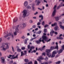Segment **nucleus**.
<instances>
[{"instance_id": "nucleus-1", "label": "nucleus", "mask_w": 64, "mask_h": 64, "mask_svg": "<svg viewBox=\"0 0 64 64\" xmlns=\"http://www.w3.org/2000/svg\"><path fill=\"white\" fill-rule=\"evenodd\" d=\"M58 51L56 50L52 52V54L51 56V53H47L46 55L48 58H53L55 57V54H56L57 53Z\"/></svg>"}, {"instance_id": "nucleus-2", "label": "nucleus", "mask_w": 64, "mask_h": 64, "mask_svg": "<svg viewBox=\"0 0 64 64\" xmlns=\"http://www.w3.org/2000/svg\"><path fill=\"white\" fill-rule=\"evenodd\" d=\"M42 41L43 42V43H45L44 40H45V41H46L47 42H49V41L51 40V39H49L48 40V39L47 38V37L44 36H42Z\"/></svg>"}, {"instance_id": "nucleus-3", "label": "nucleus", "mask_w": 64, "mask_h": 64, "mask_svg": "<svg viewBox=\"0 0 64 64\" xmlns=\"http://www.w3.org/2000/svg\"><path fill=\"white\" fill-rule=\"evenodd\" d=\"M19 27V25H18L16 27V29L15 31L14 32V35L16 36L17 34V33L19 32V29L18 28Z\"/></svg>"}, {"instance_id": "nucleus-4", "label": "nucleus", "mask_w": 64, "mask_h": 64, "mask_svg": "<svg viewBox=\"0 0 64 64\" xmlns=\"http://www.w3.org/2000/svg\"><path fill=\"white\" fill-rule=\"evenodd\" d=\"M57 6L56 5H55L54 8V10L52 14V17L55 16V14H56V7Z\"/></svg>"}, {"instance_id": "nucleus-5", "label": "nucleus", "mask_w": 64, "mask_h": 64, "mask_svg": "<svg viewBox=\"0 0 64 64\" xmlns=\"http://www.w3.org/2000/svg\"><path fill=\"white\" fill-rule=\"evenodd\" d=\"M44 58L42 57V56H40L37 59L38 61L40 62H41V60H44Z\"/></svg>"}, {"instance_id": "nucleus-6", "label": "nucleus", "mask_w": 64, "mask_h": 64, "mask_svg": "<svg viewBox=\"0 0 64 64\" xmlns=\"http://www.w3.org/2000/svg\"><path fill=\"white\" fill-rule=\"evenodd\" d=\"M22 13H24L23 14L24 17L26 16V14H27V11L26 10H24L22 12Z\"/></svg>"}, {"instance_id": "nucleus-7", "label": "nucleus", "mask_w": 64, "mask_h": 64, "mask_svg": "<svg viewBox=\"0 0 64 64\" xmlns=\"http://www.w3.org/2000/svg\"><path fill=\"white\" fill-rule=\"evenodd\" d=\"M5 46L4 45H2L0 47V48L1 49H1L2 51H6V48H5Z\"/></svg>"}, {"instance_id": "nucleus-8", "label": "nucleus", "mask_w": 64, "mask_h": 64, "mask_svg": "<svg viewBox=\"0 0 64 64\" xmlns=\"http://www.w3.org/2000/svg\"><path fill=\"white\" fill-rule=\"evenodd\" d=\"M58 24H59L60 25V28H61V29H62L63 30H64V26H63L62 25V22H58Z\"/></svg>"}, {"instance_id": "nucleus-9", "label": "nucleus", "mask_w": 64, "mask_h": 64, "mask_svg": "<svg viewBox=\"0 0 64 64\" xmlns=\"http://www.w3.org/2000/svg\"><path fill=\"white\" fill-rule=\"evenodd\" d=\"M62 49H61L59 50L58 54L61 53L63 51V50H64V45H63L62 46Z\"/></svg>"}, {"instance_id": "nucleus-10", "label": "nucleus", "mask_w": 64, "mask_h": 64, "mask_svg": "<svg viewBox=\"0 0 64 64\" xmlns=\"http://www.w3.org/2000/svg\"><path fill=\"white\" fill-rule=\"evenodd\" d=\"M35 2L36 3V5H39V4L41 3L39 0H36Z\"/></svg>"}, {"instance_id": "nucleus-11", "label": "nucleus", "mask_w": 64, "mask_h": 64, "mask_svg": "<svg viewBox=\"0 0 64 64\" xmlns=\"http://www.w3.org/2000/svg\"><path fill=\"white\" fill-rule=\"evenodd\" d=\"M1 62L2 63H4L5 62V58L4 57H2L1 58Z\"/></svg>"}, {"instance_id": "nucleus-12", "label": "nucleus", "mask_w": 64, "mask_h": 64, "mask_svg": "<svg viewBox=\"0 0 64 64\" xmlns=\"http://www.w3.org/2000/svg\"><path fill=\"white\" fill-rule=\"evenodd\" d=\"M61 17V16L60 15L58 16H56L54 18L56 21H58V20H59V18H60Z\"/></svg>"}, {"instance_id": "nucleus-13", "label": "nucleus", "mask_w": 64, "mask_h": 64, "mask_svg": "<svg viewBox=\"0 0 64 64\" xmlns=\"http://www.w3.org/2000/svg\"><path fill=\"white\" fill-rule=\"evenodd\" d=\"M18 55L17 54L16 56L14 57H13L14 56H11L12 57L10 58L11 60H12V59H15V58H18Z\"/></svg>"}, {"instance_id": "nucleus-14", "label": "nucleus", "mask_w": 64, "mask_h": 64, "mask_svg": "<svg viewBox=\"0 0 64 64\" xmlns=\"http://www.w3.org/2000/svg\"><path fill=\"white\" fill-rule=\"evenodd\" d=\"M16 48L17 49V51L18 52H20L21 51V50L19 48V46H17Z\"/></svg>"}, {"instance_id": "nucleus-15", "label": "nucleus", "mask_w": 64, "mask_h": 64, "mask_svg": "<svg viewBox=\"0 0 64 64\" xmlns=\"http://www.w3.org/2000/svg\"><path fill=\"white\" fill-rule=\"evenodd\" d=\"M24 6L26 7L28 5V2L27 1L25 2L24 3Z\"/></svg>"}, {"instance_id": "nucleus-16", "label": "nucleus", "mask_w": 64, "mask_h": 64, "mask_svg": "<svg viewBox=\"0 0 64 64\" xmlns=\"http://www.w3.org/2000/svg\"><path fill=\"white\" fill-rule=\"evenodd\" d=\"M11 33H9L8 34H7L6 36H4V37H5V38H6V37H7L8 36H11Z\"/></svg>"}, {"instance_id": "nucleus-17", "label": "nucleus", "mask_w": 64, "mask_h": 64, "mask_svg": "<svg viewBox=\"0 0 64 64\" xmlns=\"http://www.w3.org/2000/svg\"><path fill=\"white\" fill-rule=\"evenodd\" d=\"M51 49H50V50L47 49L46 50V52H47V53H49L51 52Z\"/></svg>"}, {"instance_id": "nucleus-18", "label": "nucleus", "mask_w": 64, "mask_h": 64, "mask_svg": "<svg viewBox=\"0 0 64 64\" xmlns=\"http://www.w3.org/2000/svg\"><path fill=\"white\" fill-rule=\"evenodd\" d=\"M45 47V46H43L42 47V48H39L38 50H41L42 51V50H43L44 48Z\"/></svg>"}, {"instance_id": "nucleus-19", "label": "nucleus", "mask_w": 64, "mask_h": 64, "mask_svg": "<svg viewBox=\"0 0 64 64\" xmlns=\"http://www.w3.org/2000/svg\"><path fill=\"white\" fill-rule=\"evenodd\" d=\"M17 20H18V18H14L13 20V22H16L17 21Z\"/></svg>"}, {"instance_id": "nucleus-20", "label": "nucleus", "mask_w": 64, "mask_h": 64, "mask_svg": "<svg viewBox=\"0 0 64 64\" xmlns=\"http://www.w3.org/2000/svg\"><path fill=\"white\" fill-rule=\"evenodd\" d=\"M59 28V27L58 26H56L54 28V30L55 31H57L58 30V29Z\"/></svg>"}, {"instance_id": "nucleus-21", "label": "nucleus", "mask_w": 64, "mask_h": 64, "mask_svg": "<svg viewBox=\"0 0 64 64\" xmlns=\"http://www.w3.org/2000/svg\"><path fill=\"white\" fill-rule=\"evenodd\" d=\"M56 46H55V48H56V49H57V50H58V43L56 42Z\"/></svg>"}, {"instance_id": "nucleus-22", "label": "nucleus", "mask_w": 64, "mask_h": 64, "mask_svg": "<svg viewBox=\"0 0 64 64\" xmlns=\"http://www.w3.org/2000/svg\"><path fill=\"white\" fill-rule=\"evenodd\" d=\"M57 25V23L56 22L54 23V24H51L52 27H53V26H55Z\"/></svg>"}, {"instance_id": "nucleus-23", "label": "nucleus", "mask_w": 64, "mask_h": 64, "mask_svg": "<svg viewBox=\"0 0 64 64\" xmlns=\"http://www.w3.org/2000/svg\"><path fill=\"white\" fill-rule=\"evenodd\" d=\"M23 26L24 27H25L26 26V23H23L22 24Z\"/></svg>"}, {"instance_id": "nucleus-24", "label": "nucleus", "mask_w": 64, "mask_h": 64, "mask_svg": "<svg viewBox=\"0 0 64 64\" xmlns=\"http://www.w3.org/2000/svg\"><path fill=\"white\" fill-rule=\"evenodd\" d=\"M35 48V47L33 46H32L30 47V50H32V49H34Z\"/></svg>"}, {"instance_id": "nucleus-25", "label": "nucleus", "mask_w": 64, "mask_h": 64, "mask_svg": "<svg viewBox=\"0 0 64 64\" xmlns=\"http://www.w3.org/2000/svg\"><path fill=\"white\" fill-rule=\"evenodd\" d=\"M56 49V48H55V47H54V46H51L50 48L51 50H53V49Z\"/></svg>"}, {"instance_id": "nucleus-26", "label": "nucleus", "mask_w": 64, "mask_h": 64, "mask_svg": "<svg viewBox=\"0 0 64 64\" xmlns=\"http://www.w3.org/2000/svg\"><path fill=\"white\" fill-rule=\"evenodd\" d=\"M36 43L37 44H40L41 42L39 40H36L35 41Z\"/></svg>"}, {"instance_id": "nucleus-27", "label": "nucleus", "mask_w": 64, "mask_h": 64, "mask_svg": "<svg viewBox=\"0 0 64 64\" xmlns=\"http://www.w3.org/2000/svg\"><path fill=\"white\" fill-rule=\"evenodd\" d=\"M27 9H31V7L29 6H28L26 7Z\"/></svg>"}, {"instance_id": "nucleus-28", "label": "nucleus", "mask_w": 64, "mask_h": 64, "mask_svg": "<svg viewBox=\"0 0 64 64\" xmlns=\"http://www.w3.org/2000/svg\"><path fill=\"white\" fill-rule=\"evenodd\" d=\"M28 40V38H26L25 40L24 41L25 44H26L27 43Z\"/></svg>"}, {"instance_id": "nucleus-29", "label": "nucleus", "mask_w": 64, "mask_h": 64, "mask_svg": "<svg viewBox=\"0 0 64 64\" xmlns=\"http://www.w3.org/2000/svg\"><path fill=\"white\" fill-rule=\"evenodd\" d=\"M61 63L60 61H58L57 62H56L55 63L56 64H60Z\"/></svg>"}, {"instance_id": "nucleus-30", "label": "nucleus", "mask_w": 64, "mask_h": 64, "mask_svg": "<svg viewBox=\"0 0 64 64\" xmlns=\"http://www.w3.org/2000/svg\"><path fill=\"white\" fill-rule=\"evenodd\" d=\"M23 52H21V56H23V55H25V53H23Z\"/></svg>"}, {"instance_id": "nucleus-31", "label": "nucleus", "mask_w": 64, "mask_h": 64, "mask_svg": "<svg viewBox=\"0 0 64 64\" xmlns=\"http://www.w3.org/2000/svg\"><path fill=\"white\" fill-rule=\"evenodd\" d=\"M24 60L25 62H28V59H24Z\"/></svg>"}, {"instance_id": "nucleus-32", "label": "nucleus", "mask_w": 64, "mask_h": 64, "mask_svg": "<svg viewBox=\"0 0 64 64\" xmlns=\"http://www.w3.org/2000/svg\"><path fill=\"white\" fill-rule=\"evenodd\" d=\"M42 25L44 26L45 24V22H44V21H43L42 23Z\"/></svg>"}, {"instance_id": "nucleus-33", "label": "nucleus", "mask_w": 64, "mask_h": 64, "mask_svg": "<svg viewBox=\"0 0 64 64\" xmlns=\"http://www.w3.org/2000/svg\"><path fill=\"white\" fill-rule=\"evenodd\" d=\"M10 56H8V58H10V57H11V56H14V55H9Z\"/></svg>"}, {"instance_id": "nucleus-34", "label": "nucleus", "mask_w": 64, "mask_h": 64, "mask_svg": "<svg viewBox=\"0 0 64 64\" xmlns=\"http://www.w3.org/2000/svg\"><path fill=\"white\" fill-rule=\"evenodd\" d=\"M50 32H51V33H52L53 34L55 32L53 30H52Z\"/></svg>"}, {"instance_id": "nucleus-35", "label": "nucleus", "mask_w": 64, "mask_h": 64, "mask_svg": "<svg viewBox=\"0 0 64 64\" xmlns=\"http://www.w3.org/2000/svg\"><path fill=\"white\" fill-rule=\"evenodd\" d=\"M10 64H12L13 63V60H11L9 62Z\"/></svg>"}, {"instance_id": "nucleus-36", "label": "nucleus", "mask_w": 64, "mask_h": 64, "mask_svg": "<svg viewBox=\"0 0 64 64\" xmlns=\"http://www.w3.org/2000/svg\"><path fill=\"white\" fill-rule=\"evenodd\" d=\"M42 32V31L40 30L38 32V34H41V33Z\"/></svg>"}, {"instance_id": "nucleus-37", "label": "nucleus", "mask_w": 64, "mask_h": 64, "mask_svg": "<svg viewBox=\"0 0 64 64\" xmlns=\"http://www.w3.org/2000/svg\"><path fill=\"white\" fill-rule=\"evenodd\" d=\"M25 49V48L24 47H22L21 48V49H22V50H24Z\"/></svg>"}, {"instance_id": "nucleus-38", "label": "nucleus", "mask_w": 64, "mask_h": 64, "mask_svg": "<svg viewBox=\"0 0 64 64\" xmlns=\"http://www.w3.org/2000/svg\"><path fill=\"white\" fill-rule=\"evenodd\" d=\"M46 54V53L45 52H43L42 54V56H43V55H44V56H45V55Z\"/></svg>"}, {"instance_id": "nucleus-39", "label": "nucleus", "mask_w": 64, "mask_h": 64, "mask_svg": "<svg viewBox=\"0 0 64 64\" xmlns=\"http://www.w3.org/2000/svg\"><path fill=\"white\" fill-rule=\"evenodd\" d=\"M6 49H8L9 48V46H6Z\"/></svg>"}, {"instance_id": "nucleus-40", "label": "nucleus", "mask_w": 64, "mask_h": 64, "mask_svg": "<svg viewBox=\"0 0 64 64\" xmlns=\"http://www.w3.org/2000/svg\"><path fill=\"white\" fill-rule=\"evenodd\" d=\"M48 26H49V25L47 24H46L44 25V28H46V27H48Z\"/></svg>"}, {"instance_id": "nucleus-41", "label": "nucleus", "mask_w": 64, "mask_h": 64, "mask_svg": "<svg viewBox=\"0 0 64 64\" xmlns=\"http://www.w3.org/2000/svg\"><path fill=\"white\" fill-rule=\"evenodd\" d=\"M44 33L47 32V29H44Z\"/></svg>"}, {"instance_id": "nucleus-42", "label": "nucleus", "mask_w": 64, "mask_h": 64, "mask_svg": "<svg viewBox=\"0 0 64 64\" xmlns=\"http://www.w3.org/2000/svg\"><path fill=\"white\" fill-rule=\"evenodd\" d=\"M39 18H42V17H43V16L42 15H40L39 16Z\"/></svg>"}, {"instance_id": "nucleus-43", "label": "nucleus", "mask_w": 64, "mask_h": 64, "mask_svg": "<svg viewBox=\"0 0 64 64\" xmlns=\"http://www.w3.org/2000/svg\"><path fill=\"white\" fill-rule=\"evenodd\" d=\"M45 60L46 61H47V60H48V57L46 56V58H45Z\"/></svg>"}, {"instance_id": "nucleus-44", "label": "nucleus", "mask_w": 64, "mask_h": 64, "mask_svg": "<svg viewBox=\"0 0 64 64\" xmlns=\"http://www.w3.org/2000/svg\"><path fill=\"white\" fill-rule=\"evenodd\" d=\"M21 38H22V39H24L25 38V36H23Z\"/></svg>"}, {"instance_id": "nucleus-45", "label": "nucleus", "mask_w": 64, "mask_h": 64, "mask_svg": "<svg viewBox=\"0 0 64 64\" xmlns=\"http://www.w3.org/2000/svg\"><path fill=\"white\" fill-rule=\"evenodd\" d=\"M28 64H32V62H29Z\"/></svg>"}, {"instance_id": "nucleus-46", "label": "nucleus", "mask_w": 64, "mask_h": 64, "mask_svg": "<svg viewBox=\"0 0 64 64\" xmlns=\"http://www.w3.org/2000/svg\"><path fill=\"white\" fill-rule=\"evenodd\" d=\"M12 50L13 52H14V48L13 46H12Z\"/></svg>"}, {"instance_id": "nucleus-47", "label": "nucleus", "mask_w": 64, "mask_h": 64, "mask_svg": "<svg viewBox=\"0 0 64 64\" xmlns=\"http://www.w3.org/2000/svg\"><path fill=\"white\" fill-rule=\"evenodd\" d=\"M30 47V45L29 44L28 46V49H29Z\"/></svg>"}, {"instance_id": "nucleus-48", "label": "nucleus", "mask_w": 64, "mask_h": 64, "mask_svg": "<svg viewBox=\"0 0 64 64\" xmlns=\"http://www.w3.org/2000/svg\"><path fill=\"white\" fill-rule=\"evenodd\" d=\"M53 33H52V32H50V35L51 36H53Z\"/></svg>"}, {"instance_id": "nucleus-49", "label": "nucleus", "mask_w": 64, "mask_h": 64, "mask_svg": "<svg viewBox=\"0 0 64 64\" xmlns=\"http://www.w3.org/2000/svg\"><path fill=\"white\" fill-rule=\"evenodd\" d=\"M40 22H38L37 24V25L38 26H39V25H40Z\"/></svg>"}, {"instance_id": "nucleus-50", "label": "nucleus", "mask_w": 64, "mask_h": 64, "mask_svg": "<svg viewBox=\"0 0 64 64\" xmlns=\"http://www.w3.org/2000/svg\"><path fill=\"white\" fill-rule=\"evenodd\" d=\"M5 45H6V46H8V43H6L5 44Z\"/></svg>"}, {"instance_id": "nucleus-51", "label": "nucleus", "mask_w": 64, "mask_h": 64, "mask_svg": "<svg viewBox=\"0 0 64 64\" xmlns=\"http://www.w3.org/2000/svg\"><path fill=\"white\" fill-rule=\"evenodd\" d=\"M60 40H63V38L62 37H60Z\"/></svg>"}, {"instance_id": "nucleus-52", "label": "nucleus", "mask_w": 64, "mask_h": 64, "mask_svg": "<svg viewBox=\"0 0 64 64\" xmlns=\"http://www.w3.org/2000/svg\"><path fill=\"white\" fill-rule=\"evenodd\" d=\"M44 64H48V62H44Z\"/></svg>"}, {"instance_id": "nucleus-53", "label": "nucleus", "mask_w": 64, "mask_h": 64, "mask_svg": "<svg viewBox=\"0 0 64 64\" xmlns=\"http://www.w3.org/2000/svg\"><path fill=\"white\" fill-rule=\"evenodd\" d=\"M34 64H37V62L36 61H35L34 62Z\"/></svg>"}, {"instance_id": "nucleus-54", "label": "nucleus", "mask_w": 64, "mask_h": 64, "mask_svg": "<svg viewBox=\"0 0 64 64\" xmlns=\"http://www.w3.org/2000/svg\"><path fill=\"white\" fill-rule=\"evenodd\" d=\"M36 27V26H35V25H33L32 26V28H35Z\"/></svg>"}, {"instance_id": "nucleus-55", "label": "nucleus", "mask_w": 64, "mask_h": 64, "mask_svg": "<svg viewBox=\"0 0 64 64\" xmlns=\"http://www.w3.org/2000/svg\"><path fill=\"white\" fill-rule=\"evenodd\" d=\"M32 10H35L34 9V7L33 6H32Z\"/></svg>"}, {"instance_id": "nucleus-56", "label": "nucleus", "mask_w": 64, "mask_h": 64, "mask_svg": "<svg viewBox=\"0 0 64 64\" xmlns=\"http://www.w3.org/2000/svg\"><path fill=\"white\" fill-rule=\"evenodd\" d=\"M38 9H39V10H41V11H42V8H38Z\"/></svg>"}, {"instance_id": "nucleus-57", "label": "nucleus", "mask_w": 64, "mask_h": 64, "mask_svg": "<svg viewBox=\"0 0 64 64\" xmlns=\"http://www.w3.org/2000/svg\"><path fill=\"white\" fill-rule=\"evenodd\" d=\"M33 22V21H32V20H30V23H32Z\"/></svg>"}, {"instance_id": "nucleus-58", "label": "nucleus", "mask_w": 64, "mask_h": 64, "mask_svg": "<svg viewBox=\"0 0 64 64\" xmlns=\"http://www.w3.org/2000/svg\"><path fill=\"white\" fill-rule=\"evenodd\" d=\"M60 6H58L57 7V9H59V8H60Z\"/></svg>"}, {"instance_id": "nucleus-59", "label": "nucleus", "mask_w": 64, "mask_h": 64, "mask_svg": "<svg viewBox=\"0 0 64 64\" xmlns=\"http://www.w3.org/2000/svg\"><path fill=\"white\" fill-rule=\"evenodd\" d=\"M54 33L55 34H56V35H57V34H58V33H57V32H54Z\"/></svg>"}, {"instance_id": "nucleus-60", "label": "nucleus", "mask_w": 64, "mask_h": 64, "mask_svg": "<svg viewBox=\"0 0 64 64\" xmlns=\"http://www.w3.org/2000/svg\"><path fill=\"white\" fill-rule=\"evenodd\" d=\"M60 36L58 37H57L56 38L57 39H60Z\"/></svg>"}, {"instance_id": "nucleus-61", "label": "nucleus", "mask_w": 64, "mask_h": 64, "mask_svg": "<svg viewBox=\"0 0 64 64\" xmlns=\"http://www.w3.org/2000/svg\"><path fill=\"white\" fill-rule=\"evenodd\" d=\"M38 14V12H36V13L34 14V15H36Z\"/></svg>"}, {"instance_id": "nucleus-62", "label": "nucleus", "mask_w": 64, "mask_h": 64, "mask_svg": "<svg viewBox=\"0 0 64 64\" xmlns=\"http://www.w3.org/2000/svg\"><path fill=\"white\" fill-rule=\"evenodd\" d=\"M24 54H26V53L27 52L26 51V50H25L24 51Z\"/></svg>"}, {"instance_id": "nucleus-63", "label": "nucleus", "mask_w": 64, "mask_h": 64, "mask_svg": "<svg viewBox=\"0 0 64 64\" xmlns=\"http://www.w3.org/2000/svg\"><path fill=\"white\" fill-rule=\"evenodd\" d=\"M60 16H64V13L63 14L60 15Z\"/></svg>"}, {"instance_id": "nucleus-64", "label": "nucleus", "mask_w": 64, "mask_h": 64, "mask_svg": "<svg viewBox=\"0 0 64 64\" xmlns=\"http://www.w3.org/2000/svg\"><path fill=\"white\" fill-rule=\"evenodd\" d=\"M44 2H45V3H47V1L45 0H44Z\"/></svg>"}]
</instances>
